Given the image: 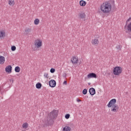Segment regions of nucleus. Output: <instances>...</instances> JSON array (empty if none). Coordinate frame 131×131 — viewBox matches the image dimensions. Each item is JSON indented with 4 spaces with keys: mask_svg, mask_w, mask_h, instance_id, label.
Here are the masks:
<instances>
[{
    "mask_svg": "<svg viewBox=\"0 0 131 131\" xmlns=\"http://www.w3.org/2000/svg\"><path fill=\"white\" fill-rule=\"evenodd\" d=\"M58 111L56 110H54L51 112L49 117H47V120L45 121V125H51V124H53L54 123V119H55L58 116Z\"/></svg>",
    "mask_w": 131,
    "mask_h": 131,
    "instance_id": "nucleus-1",
    "label": "nucleus"
},
{
    "mask_svg": "<svg viewBox=\"0 0 131 131\" xmlns=\"http://www.w3.org/2000/svg\"><path fill=\"white\" fill-rule=\"evenodd\" d=\"M112 9V5H111V3L109 2H105L100 7V10L103 12V13H105L107 14L108 13H110Z\"/></svg>",
    "mask_w": 131,
    "mask_h": 131,
    "instance_id": "nucleus-2",
    "label": "nucleus"
},
{
    "mask_svg": "<svg viewBox=\"0 0 131 131\" xmlns=\"http://www.w3.org/2000/svg\"><path fill=\"white\" fill-rule=\"evenodd\" d=\"M116 104V99H111L107 105L108 108H111V111L112 112H117L118 111V109H119V107L118 105Z\"/></svg>",
    "mask_w": 131,
    "mask_h": 131,
    "instance_id": "nucleus-3",
    "label": "nucleus"
},
{
    "mask_svg": "<svg viewBox=\"0 0 131 131\" xmlns=\"http://www.w3.org/2000/svg\"><path fill=\"white\" fill-rule=\"evenodd\" d=\"M121 72H122V68L121 67H116L114 68L113 74L114 75H119L121 74Z\"/></svg>",
    "mask_w": 131,
    "mask_h": 131,
    "instance_id": "nucleus-4",
    "label": "nucleus"
},
{
    "mask_svg": "<svg viewBox=\"0 0 131 131\" xmlns=\"http://www.w3.org/2000/svg\"><path fill=\"white\" fill-rule=\"evenodd\" d=\"M34 45L37 47V49H38V48H40L42 46V42L39 39H37L35 40Z\"/></svg>",
    "mask_w": 131,
    "mask_h": 131,
    "instance_id": "nucleus-5",
    "label": "nucleus"
},
{
    "mask_svg": "<svg viewBox=\"0 0 131 131\" xmlns=\"http://www.w3.org/2000/svg\"><path fill=\"white\" fill-rule=\"evenodd\" d=\"M130 20H131V17H129V19L126 20V23H127ZM125 29H126L128 32H131V22L127 26H126V25L125 26Z\"/></svg>",
    "mask_w": 131,
    "mask_h": 131,
    "instance_id": "nucleus-6",
    "label": "nucleus"
},
{
    "mask_svg": "<svg viewBox=\"0 0 131 131\" xmlns=\"http://www.w3.org/2000/svg\"><path fill=\"white\" fill-rule=\"evenodd\" d=\"M49 86L51 88H55L57 84V82L55 80H51L49 82Z\"/></svg>",
    "mask_w": 131,
    "mask_h": 131,
    "instance_id": "nucleus-7",
    "label": "nucleus"
},
{
    "mask_svg": "<svg viewBox=\"0 0 131 131\" xmlns=\"http://www.w3.org/2000/svg\"><path fill=\"white\" fill-rule=\"evenodd\" d=\"M88 78H97V74L95 73H91L89 74L87 76Z\"/></svg>",
    "mask_w": 131,
    "mask_h": 131,
    "instance_id": "nucleus-8",
    "label": "nucleus"
},
{
    "mask_svg": "<svg viewBox=\"0 0 131 131\" xmlns=\"http://www.w3.org/2000/svg\"><path fill=\"white\" fill-rule=\"evenodd\" d=\"M71 61L73 63V65H74V64H77L78 63V58L75 56H73V58L71 59Z\"/></svg>",
    "mask_w": 131,
    "mask_h": 131,
    "instance_id": "nucleus-9",
    "label": "nucleus"
},
{
    "mask_svg": "<svg viewBox=\"0 0 131 131\" xmlns=\"http://www.w3.org/2000/svg\"><path fill=\"white\" fill-rule=\"evenodd\" d=\"M6 72L11 73L12 72V66H7L5 68Z\"/></svg>",
    "mask_w": 131,
    "mask_h": 131,
    "instance_id": "nucleus-10",
    "label": "nucleus"
},
{
    "mask_svg": "<svg viewBox=\"0 0 131 131\" xmlns=\"http://www.w3.org/2000/svg\"><path fill=\"white\" fill-rule=\"evenodd\" d=\"M89 93L91 96H94L96 94V90L94 88H91L89 89Z\"/></svg>",
    "mask_w": 131,
    "mask_h": 131,
    "instance_id": "nucleus-11",
    "label": "nucleus"
},
{
    "mask_svg": "<svg viewBox=\"0 0 131 131\" xmlns=\"http://www.w3.org/2000/svg\"><path fill=\"white\" fill-rule=\"evenodd\" d=\"M92 45H95V46H98L99 45V40L98 39H93L92 40Z\"/></svg>",
    "mask_w": 131,
    "mask_h": 131,
    "instance_id": "nucleus-12",
    "label": "nucleus"
},
{
    "mask_svg": "<svg viewBox=\"0 0 131 131\" xmlns=\"http://www.w3.org/2000/svg\"><path fill=\"white\" fill-rule=\"evenodd\" d=\"M5 61H6L5 57L0 55V64H4V63H5Z\"/></svg>",
    "mask_w": 131,
    "mask_h": 131,
    "instance_id": "nucleus-13",
    "label": "nucleus"
},
{
    "mask_svg": "<svg viewBox=\"0 0 131 131\" xmlns=\"http://www.w3.org/2000/svg\"><path fill=\"white\" fill-rule=\"evenodd\" d=\"M79 16L80 19H84L85 18V13L84 12H81L79 14Z\"/></svg>",
    "mask_w": 131,
    "mask_h": 131,
    "instance_id": "nucleus-14",
    "label": "nucleus"
},
{
    "mask_svg": "<svg viewBox=\"0 0 131 131\" xmlns=\"http://www.w3.org/2000/svg\"><path fill=\"white\" fill-rule=\"evenodd\" d=\"M80 6L81 7H85V5H86V2L84 1L81 0L79 2Z\"/></svg>",
    "mask_w": 131,
    "mask_h": 131,
    "instance_id": "nucleus-15",
    "label": "nucleus"
},
{
    "mask_svg": "<svg viewBox=\"0 0 131 131\" xmlns=\"http://www.w3.org/2000/svg\"><path fill=\"white\" fill-rule=\"evenodd\" d=\"M31 32V28H27L25 30V34H29V32Z\"/></svg>",
    "mask_w": 131,
    "mask_h": 131,
    "instance_id": "nucleus-16",
    "label": "nucleus"
},
{
    "mask_svg": "<svg viewBox=\"0 0 131 131\" xmlns=\"http://www.w3.org/2000/svg\"><path fill=\"white\" fill-rule=\"evenodd\" d=\"M8 3L10 6H14L15 5V1L14 0H9Z\"/></svg>",
    "mask_w": 131,
    "mask_h": 131,
    "instance_id": "nucleus-17",
    "label": "nucleus"
},
{
    "mask_svg": "<svg viewBox=\"0 0 131 131\" xmlns=\"http://www.w3.org/2000/svg\"><path fill=\"white\" fill-rule=\"evenodd\" d=\"M42 85L41 83L38 82L36 84V88L38 89H41Z\"/></svg>",
    "mask_w": 131,
    "mask_h": 131,
    "instance_id": "nucleus-18",
    "label": "nucleus"
},
{
    "mask_svg": "<svg viewBox=\"0 0 131 131\" xmlns=\"http://www.w3.org/2000/svg\"><path fill=\"white\" fill-rule=\"evenodd\" d=\"M34 22L35 25H38L39 24V20L38 18L35 19Z\"/></svg>",
    "mask_w": 131,
    "mask_h": 131,
    "instance_id": "nucleus-19",
    "label": "nucleus"
},
{
    "mask_svg": "<svg viewBox=\"0 0 131 131\" xmlns=\"http://www.w3.org/2000/svg\"><path fill=\"white\" fill-rule=\"evenodd\" d=\"M28 123H24L23 124V128H27L28 127Z\"/></svg>",
    "mask_w": 131,
    "mask_h": 131,
    "instance_id": "nucleus-20",
    "label": "nucleus"
},
{
    "mask_svg": "<svg viewBox=\"0 0 131 131\" xmlns=\"http://www.w3.org/2000/svg\"><path fill=\"white\" fill-rule=\"evenodd\" d=\"M5 34H6L5 32L0 31V37H5Z\"/></svg>",
    "mask_w": 131,
    "mask_h": 131,
    "instance_id": "nucleus-21",
    "label": "nucleus"
},
{
    "mask_svg": "<svg viewBox=\"0 0 131 131\" xmlns=\"http://www.w3.org/2000/svg\"><path fill=\"white\" fill-rule=\"evenodd\" d=\"M15 72H17V73L20 72V67H16L15 68Z\"/></svg>",
    "mask_w": 131,
    "mask_h": 131,
    "instance_id": "nucleus-22",
    "label": "nucleus"
},
{
    "mask_svg": "<svg viewBox=\"0 0 131 131\" xmlns=\"http://www.w3.org/2000/svg\"><path fill=\"white\" fill-rule=\"evenodd\" d=\"M82 94L83 95H86V94H88V90H86V89H83L82 91Z\"/></svg>",
    "mask_w": 131,
    "mask_h": 131,
    "instance_id": "nucleus-23",
    "label": "nucleus"
},
{
    "mask_svg": "<svg viewBox=\"0 0 131 131\" xmlns=\"http://www.w3.org/2000/svg\"><path fill=\"white\" fill-rule=\"evenodd\" d=\"M70 118V115L69 114H67L65 115V118L66 119H69Z\"/></svg>",
    "mask_w": 131,
    "mask_h": 131,
    "instance_id": "nucleus-24",
    "label": "nucleus"
},
{
    "mask_svg": "<svg viewBox=\"0 0 131 131\" xmlns=\"http://www.w3.org/2000/svg\"><path fill=\"white\" fill-rule=\"evenodd\" d=\"M11 51L14 52V51H16V46H13L11 47Z\"/></svg>",
    "mask_w": 131,
    "mask_h": 131,
    "instance_id": "nucleus-25",
    "label": "nucleus"
},
{
    "mask_svg": "<svg viewBox=\"0 0 131 131\" xmlns=\"http://www.w3.org/2000/svg\"><path fill=\"white\" fill-rule=\"evenodd\" d=\"M55 71H56V70L54 68H51L50 70L51 73H54Z\"/></svg>",
    "mask_w": 131,
    "mask_h": 131,
    "instance_id": "nucleus-26",
    "label": "nucleus"
},
{
    "mask_svg": "<svg viewBox=\"0 0 131 131\" xmlns=\"http://www.w3.org/2000/svg\"><path fill=\"white\" fill-rule=\"evenodd\" d=\"M116 49L117 50H118L119 51H120V50H121V46H120V45H118L116 47Z\"/></svg>",
    "mask_w": 131,
    "mask_h": 131,
    "instance_id": "nucleus-27",
    "label": "nucleus"
},
{
    "mask_svg": "<svg viewBox=\"0 0 131 131\" xmlns=\"http://www.w3.org/2000/svg\"><path fill=\"white\" fill-rule=\"evenodd\" d=\"M48 75H49V73H46L44 74V76L46 78H49V77H48Z\"/></svg>",
    "mask_w": 131,
    "mask_h": 131,
    "instance_id": "nucleus-28",
    "label": "nucleus"
},
{
    "mask_svg": "<svg viewBox=\"0 0 131 131\" xmlns=\"http://www.w3.org/2000/svg\"><path fill=\"white\" fill-rule=\"evenodd\" d=\"M63 84H67V81H64V82H63Z\"/></svg>",
    "mask_w": 131,
    "mask_h": 131,
    "instance_id": "nucleus-29",
    "label": "nucleus"
},
{
    "mask_svg": "<svg viewBox=\"0 0 131 131\" xmlns=\"http://www.w3.org/2000/svg\"><path fill=\"white\" fill-rule=\"evenodd\" d=\"M77 102H81V100L78 98L77 99Z\"/></svg>",
    "mask_w": 131,
    "mask_h": 131,
    "instance_id": "nucleus-30",
    "label": "nucleus"
},
{
    "mask_svg": "<svg viewBox=\"0 0 131 131\" xmlns=\"http://www.w3.org/2000/svg\"><path fill=\"white\" fill-rule=\"evenodd\" d=\"M32 49H33V51H36V49H35V48H34V49L32 48Z\"/></svg>",
    "mask_w": 131,
    "mask_h": 131,
    "instance_id": "nucleus-31",
    "label": "nucleus"
},
{
    "mask_svg": "<svg viewBox=\"0 0 131 131\" xmlns=\"http://www.w3.org/2000/svg\"><path fill=\"white\" fill-rule=\"evenodd\" d=\"M10 80V81H12V82H13V81H14V80H13V79H11Z\"/></svg>",
    "mask_w": 131,
    "mask_h": 131,
    "instance_id": "nucleus-32",
    "label": "nucleus"
},
{
    "mask_svg": "<svg viewBox=\"0 0 131 131\" xmlns=\"http://www.w3.org/2000/svg\"><path fill=\"white\" fill-rule=\"evenodd\" d=\"M89 85H91V83H88Z\"/></svg>",
    "mask_w": 131,
    "mask_h": 131,
    "instance_id": "nucleus-33",
    "label": "nucleus"
},
{
    "mask_svg": "<svg viewBox=\"0 0 131 131\" xmlns=\"http://www.w3.org/2000/svg\"><path fill=\"white\" fill-rule=\"evenodd\" d=\"M88 1H90V0H88Z\"/></svg>",
    "mask_w": 131,
    "mask_h": 131,
    "instance_id": "nucleus-34",
    "label": "nucleus"
}]
</instances>
